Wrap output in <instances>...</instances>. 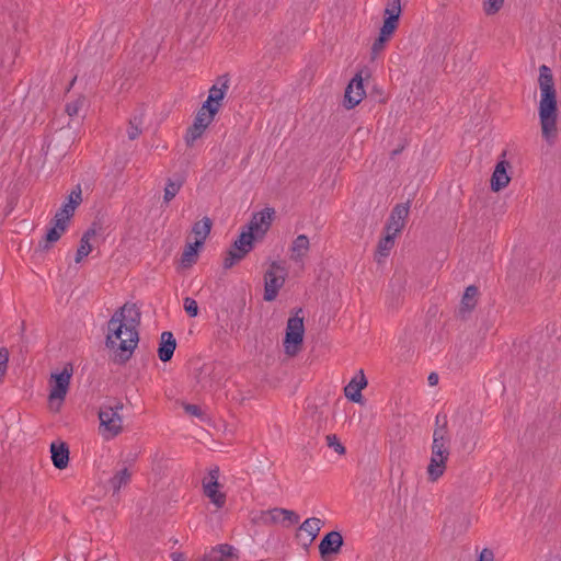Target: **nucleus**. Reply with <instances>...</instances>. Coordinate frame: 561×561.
<instances>
[{"label":"nucleus","mask_w":561,"mask_h":561,"mask_svg":"<svg viewBox=\"0 0 561 561\" xmlns=\"http://www.w3.org/2000/svg\"><path fill=\"white\" fill-rule=\"evenodd\" d=\"M140 311L134 304H125L107 322L106 347L115 359L124 363L130 358L139 342Z\"/></svg>","instance_id":"1"},{"label":"nucleus","mask_w":561,"mask_h":561,"mask_svg":"<svg viewBox=\"0 0 561 561\" xmlns=\"http://www.w3.org/2000/svg\"><path fill=\"white\" fill-rule=\"evenodd\" d=\"M538 85L540 92L538 116L541 135L549 145H553L558 136V94L552 71L546 65L539 67Z\"/></svg>","instance_id":"2"},{"label":"nucleus","mask_w":561,"mask_h":561,"mask_svg":"<svg viewBox=\"0 0 561 561\" xmlns=\"http://www.w3.org/2000/svg\"><path fill=\"white\" fill-rule=\"evenodd\" d=\"M274 217L275 210L271 207H265L252 215L249 222L241 229L228 257L225 260V267H231L236 262L242 260L252 251L255 242L265 238Z\"/></svg>","instance_id":"3"},{"label":"nucleus","mask_w":561,"mask_h":561,"mask_svg":"<svg viewBox=\"0 0 561 561\" xmlns=\"http://www.w3.org/2000/svg\"><path fill=\"white\" fill-rule=\"evenodd\" d=\"M227 90V81L218 82L209 89L206 101L198 110L193 125L187 129L185 135V142L187 146H193L194 142L203 136L205 130L213 123L221 106L222 100L226 96Z\"/></svg>","instance_id":"4"},{"label":"nucleus","mask_w":561,"mask_h":561,"mask_svg":"<svg viewBox=\"0 0 561 561\" xmlns=\"http://www.w3.org/2000/svg\"><path fill=\"white\" fill-rule=\"evenodd\" d=\"M449 456V438L445 425H442L433 433L431 457L426 468L428 481L436 482L444 476Z\"/></svg>","instance_id":"5"},{"label":"nucleus","mask_w":561,"mask_h":561,"mask_svg":"<svg viewBox=\"0 0 561 561\" xmlns=\"http://www.w3.org/2000/svg\"><path fill=\"white\" fill-rule=\"evenodd\" d=\"M73 375V368L66 364L60 370H55L48 379L49 393L48 405L54 412H58L69 391L70 381Z\"/></svg>","instance_id":"6"},{"label":"nucleus","mask_w":561,"mask_h":561,"mask_svg":"<svg viewBox=\"0 0 561 561\" xmlns=\"http://www.w3.org/2000/svg\"><path fill=\"white\" fill-rule=\"evenodd\" d=\"M123 404L103 405L99 412L100 433L103 438L112 439L123 431Z\"/></svg>","instance_id":"7"},{"label":"nucleus","mask_w":561,"mask_h":561,"mask_svg":"<svg viewBox=\"0 0 561 561\" xmlns=\"http://www.w3.org/2000/svg\"><path fill=\"white\" fill-rule=\"evenodd\" d=\"M288 275L285 264L280 261H272L264 274V300L273 301L276 299L280 288L286 282Z\"/></svg>","instance_id":"8"},{"label":"nucleus","mask_w":561,"mask_h":561,"mask_svg":"<svg viewBox=\"0 0 561 561\" xmlns=\"http://www.w3.org/2000/svg\"><path fill=\"white\" fill-rule=\"evenodd\" d=\"M305 327L304 319L295 316L288 319L284 339V351L288 356H295L301 348Z\"/></svg>","instance_id":"9"},{"label":"nucleus","mask_w":561,"mask_h":561,"mask_svg":"<svg viewBox=\"0 0 561 561\" xmlns=\"http://www.w3.org/2000/svg\"><path fill=\"white\" fill-rule=\"evenodd\" d=\"M219 489V468L215 467L211 468L203 479V490L205 495L217 508H221L226 503V495L220 492Z\"/></svg>","instance_id":"10"},{"label":"nucleus","mask_w":561,"mask_h":561,"mask_svg":"<svg viewBox=\"0 0 561 561\" xmlns=\"http://www.w3.org/2000/svg\"><path fill=\"white\" fill-rule=\"evenodd\" d=\"M363 81L362 72H358L347 84L344 96V103L347 108L355 107L364 99L366 92Z\"/></svg>","instance_id":"11"},{"label":"nucleus","mask_w":561,"mask_h":561,"mask_svg":"<svg viewBox=\"0 0 561 561\" xmlns=\"http://www.w3.org/2000/svg\"><path fill=\"white\" fill-rule=\"evenodd\" d=\"M409 215V206L408 205H398L393 208L388 224L386 226V233L397 236L402 231L405 226L407 217Z\"/></svg>","instance_id":"12"},{"label":"nucleus","mask_w":561,"mask_h":561,"mask_svg":"<svg viewBox=\"0 0 561 561\" xmlns=\"http://www.w3.org/2000/svg\"><path fill=\"white\" fill-rule=\"evenodd\" d=\"M262 519L265 523L294 525L299 522V516L294 511L275 507L263 512Z\"/></svg>","instance_id":"13"},{"label":"nucleus","mask_w":561,"mask_h":561,"mask_svg":"<svg viewBox=\"0 0 561 561\" xmlns=\"http://www.w3.org/2000/svg\"><path fill=\"white\" fill-rule=\"evenodd\" d=\"M133 473L134 471L130 465H124L114 470L112 477L107 481V486L113 492V495L117 494L130 482Z\"/></svg>","instance_id":"14"},{"label":"nucleus","mask_w":561,"mask_h":561,"mask_svg":"<svg viewBox=\"0 0 561 561\" xmlns=\"http://www.w3.org/2000/svg\"><path fill=\"white\" fill-rule=\"evenodd\" d=\"M310 250V240L306 234H298L289 247V259L297 264H304Z\"/></svg>","instance_id":"15"},{"label":"nucleus","mask_w":561,"mask_h":561,"mask_svg":"<svg viewBox=\"0 0 561 561\" xmlns=\"http://www.w3.org/2000/svg\"><path fill=\"white\" fill-rule=\"evenodd\" d=\"M366 386L367 379L364 371L360 369L345 386L344 394L352 402L360 403L363 399L362 390L366 388Z\"/></svg>","instance_id":"16"},{"label":"nucleus","mask_w":561,"mask_h":561,"mask_svg":"<svg viewBox=\"0 0 561 561\" xmlns=\"http://www.w3.org/2000/svg\"><path fill=\"white\" fill-rule=\"evenodd\" d=\"M508 169L510 163L504 159L496 163L490 182L493 192H500L510 184Z\"/></svg>","instance_id":"17"},{"label":"nucleus","mask_w":561,"mask_h":561,"mask_svg":"<svg viewBox=\"0 0 561 561\" xmlns=\"http://www.w3.org/2000/svg\"><path fill=\"white\" fill-rule=\"evenodd\" d=\"M343 546V537L339 531L328 533L319 543V551L322 558L329 554H336Z\"/></svg>","instance_id":"18"},{"label":"nucleus","mask_w":561,"mask_h":561,"mask_svg":"<svg viewBox=\"0 0 561 561\" xmlns=\"http://www.w3.org/2000/svg\"><path fill=\"white\" fill-rule=\"evenodd\" d=\"M176 347V341L173 334L169 331L161 333L160 343L158 347V356L161 362H168L172 358Z\"/></svg>","instance_id":"19"},{"label":"nucleus","mask_w":561,"mask_h":561,"mask_svg":"<svg viewBox=\"0 0 561 561\" xmlns=\"http://www.w3.org/2000/svg\"><path fill=\"white\" fill-rule=\"evenodd\" d=\"M51 461L57 469H65L69 462V449L65 443L50 444Z\"/></svg>","instance_id":"20"},{"label":"nucleus","mask_w":561,"mask_h":561,"mask_svg":"<svg viewBox=\"0 0 561 561\" xmlns=\"http://www.w3.org/2000/svg\"><path fill=\"white\" fill-rule=\"evenodd\" d=\"M236 549L228 545H220L207 553L202 561H234Z\"/></svg>","instance_id":"21"},{"label":"nucleus","mask_w":561,"mask_h":561,"mask_svg":"<svg viewBox=\"0 0 561 561\" xmlns=\"http://www.w3.org/2000/svg\"><path fill=\"white\" fill-rule=\"evenodd\" d=\"M68 222L65 219H60L55 215L51 227L47 230L45 237L44 249H47L49 243H54L60 239L62 233L66 231Z\"/></svg>","instance_id":"22"},{"label":"nucleus","mask_w":561,"mask_h":561,"mask_svg":"<svg viewBox=\"0 0 561 561\" xmlns=\"http://www.w3.org/2000/svg\"><path fill=\"white\" fill-rule=\"evenodd\" d=\"M211 229V221L209 218L205 217L202 220L195 222L192 228V232L195 236V243L204 245L205 240L207 239Z\"/></svg>","instance_id":"23"},{"label":"nucleus","mask_w":561,"mask_h":561,"mask_svg":"<svg viewBox=\"0 0 561 561\" xmlns=\"http://www.w3.org/2000/svg\"><path fill=\"white\" fill-rule=\"evenodd\" d=\"M202 247L203 245L195 242L188 243L182 253L180 266L182 268L191 267L196 262Z\"/></svg>","instance_id":"24"},{"label":"nucleus","mask_w":561,"mask_h":561,"mask_svg":"<svg viewBox=\"0 0 561 561\" xmlns=\"http://www.w3.org/2000/svg\"><path fill=\"white\" fill-rule=\"evenodd\" d=\"M95 231L94 230H88L80 240V245L76 253V262L80 263L84 257H87L91 251V239L94 237Z\"/></svg>","instance_id":"25"},{"label":"nucleus","mask_w":561,"mask_h":561,"mask_svg":"<svg viewBox=\"0 0 561 561\" xmlns=\"http://www.w3.org/2000/svg\"><path fill=\"white\" fill-rule=\"evenodd\" d=\"M323 525V522L320 518L311 517L307 518L300 526V530L308 534L310 537V541L316 539L318 534L321 530V527Z\"/></svg>","instance_id":"26"},{"label":"nucleus","mask_w":561,"mask_h":561,"mask_svg":"<svg viewBox=\"0 0 561 561\" xmlns=\"http://www.w3.org/2000/svg\"><path fill=\"white\" fill-rule=\"evenodd\" d=\"M182 185H183V181L181 179L168 180L165 187H164V194H163L164 202L165 203L171 202L176 196V194L180 192Z\"/></svg>","instance_id":"27"},{"label":"nucleus","mask_w":561,"mask_h":561,"mask_svg":"<svg viewBox=\"0 0 561 561\" xmlns=\"http://www.w3.org/2000/svg\"><path fill=\"white\" fill-rule=\"evenodd\" d=\"M477 297L478 288L474 286L467 287L461 300L462 308L468 311L472 310L477 304Z\"/></svg>","instance_id":"28"},{"label":"nucleus","mask_w":561,"mask_h":561,"mask_svg":"<svg viewBox=\"0 0 561 561\" xmlns=\"http://www.w3.org/2000/svg\"><path fill=\"white\" fill-rule=\"evenodd\" d=\"M396 237L385 233V237L379 241L377 248V255L380 257H386L389 255L391 249L394 245Z\"/></svg>","instance_id":"29"},{"label":"nucleus","mask_w":561,"mask_h":561,"mask_svg":"<svg viewBox=\"0 0 561 561\" xmlns=\"http://www.w3.org/2000/svg\"><path fill=\"white\" fill-rule=\"evenodd\" d=\"M505 0H484L483 1V12L486 15L496 14L504 5Z\"/></svg>","instance_id":"30"},{"label":"nucleus","mask_w":561,"mask_h":561,"mask_svg":"<svg viewBox=\"0 0 561 561\" xmlns=\"http://www.w3.org/2000/svg\"><path fill=\"white\" fill-rule=\"evenodd\" d=\"M401 13L400 0H390L389 4L385 10V15L391 20H399Z\"/></svg>","instance_id":"31"},{"label":"nucleus","mask_w":561,"mask_h":561,"mask_svg":"<svg viewBox=\"0 0 561 561\" xmlns=\"http://www.w3.org/2000/svg\"><path fill=\"white\" fill-rule=\"evenodd\" d=\"M397 25L398 21L386 18L380 28L379 35L389 39L396 31Z\"/></svg>","instance_id":"32"},{"label":"nucleus","mask_w":561,"mask_h":561,"mask_svg":"<svg viewBox=\"0 0 561 561\" xmlns=\"http://www.w3.org/2000/svg\"><path fill=\"white\" fill-rule=\"evenodd\" d=\"M81 202H82V192H81L80 186H77L69 193L67 201L65 203L70 206H73V208H77L81 204Z\"/></svg>","instance_id":"33"},{"label":"nucleus","mask_w":561,"mask_h":561,"mask_svg":"<svg viewBox=\"0 0 561 561\" xmlns=\"http://www.w3.org/2000/svg\"><path fill=\"white\" fill-rule=\"evenodd\" d=\"M183 307L190 317H196L198 314V306L195 299L186 297L183 301Z\"/></svg>","instance_id":"34"},{"label":"nucleus","mask_w":561,"mask_h":561,"mask_svg":"<svg viewBox=\"0 0 561 561\" xmlns=\"http://www.w3.org/2000/svg\"><path fill=\"white\" fill-rule=\"evenodd\" d=\"M75 210L76 208H73V206L64 203L60 210L56 213V216L60 219H65V221L69 224V220L75 214Z\"/></svg>","instance_id":"35"},{"label":"nucleus","mask_w":561,"mask_h":561,"mask_svg":"<svg viewBox=\"0 0 561 561\" xmlns=\"http://www.w3.org/2000/svg\"><path fill=\"white\" fill-rule=\"evenodd\" d=\"M83 104H84V100L82 98H79V99L67 104L66 112L68 113L69 116H76L79 113V111L81 110V107L83 106Z\"/></svg>","instance_id":"36"},{"label":"nucleus","mask_w":561,"mask_h":561,"mask_svg":"<svg viewBox=\"0 0 561 561\" xmlns=\"http://www.w3.org/2000/svg\"><path fill=\"white\" fill-rule=\"evenodd\" d=\"M387 42L388 38L382 37L381 35L378 36L371 47L373 58H376L382 51Z\"/></svg>","instance_id":"37"},{"label":"nucleus","mask_w":561,"mask_h":561,"mask_svg":"<svg viewBox=\"0 0 561 561\" xmlns=\"http://www.w3.org/2000/svg\"><path fill=\"white\" fill-rule=\"evenodd\" d=\"M328 445L333 448L339 455H343L345 453L344 446L339 442L335 435H329L327 437Z\"/></svg>","instance_id":"38"},{"label":"nucleus","mask_w":561,"mask_h":561,"mask_svg":"<svg viewBox=\"0 0 561 561\" xmlns=\"http://www.w3.org/2000/svg\"><path fill=\"white\" fill-rule=\"evenodd\" d=\"M494 552L489 548H484L480 551L476 561H494Z\"/></svg>","instance_id":"39"},{"label":"nucleus","mask_w":561,"mask_h":561,"mask_svg":"<svg viewBox=\"0 0 561 561\" xmlns=\"http://www.w3.org/2000/svg\"><path fill=\"white\" fill-rule=\"evenodd\" d=\"M184 410L186 413L194 415L196 417H203V412L198 405L195 404H184Z\"/></svg>","instance_id":"40"},{"label":"nucleus","mask_w":561,"mask_h":561,"mask_svg":"<svg viewBox=\"0 0 561 561\" xmlns=\"http://www.w3.org/2000/svg\"><path fill=\"white\" fill-rule=\"evenodd\" d=\"M141 130L138 125H135L133 122H130V127L128 128V137L130 139H135L139 136Z\"/></svg>","instance_id":"41"},{"label":"nucleus","mask_w":561,"mask_h":561,"mask_svg":"<svg viewBox=\"0 0 561 561\" xmlns=\"http://www.w3.org/2000/svg\"><path fill=\"white\" fill-rule=\"evenodd\" d=\"M427 380L430 386H436L438 382V375L435 373H431Z\"/></svg>","instance_id":"42"}]
</instances>
